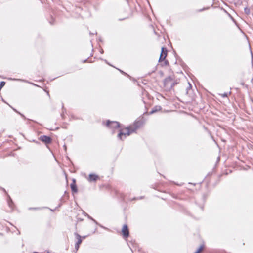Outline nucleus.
I'll return each mask as SVG.
<instances>
[{"mask_svg": "<svg viewBox=\"0 0 253 253\" xmlns=\"http://www.w3.org/2000/svg\"><path fill=\"white\" fill-rule=\"evenodd\" d=\"M139 124L140 123L139 122H134L133 125L129 126L126 129L123 130L122 131H121L118 134V137L120 139H122V136L124 135L125 137L129 136L131 133L134 132L139 127Z\"/></svg>", "mask_w": 253, "mask_h": 253, "instance_id": "f257e3e1", "label": "nucleus"}, {"mask_svg": "<svg viewBox=\"0 0 253 253\" xmlns=\"http://www.w3.org/2000/svg\"><path fill=\"white\" fill-rule=\"evenodd\" d=\"M106 126L111 128H118L120 126L119 123L116 121H108L106 123Z\"/></svg>", "mask_w": 253, "mask_h": 253, "instance_id": "f03ea898", "label": "nucleus"}, {"mask_svg": "<svg viewBox=\"0 0 253 253\" xmlns=\"http://www.w3.org/2000/svg\"><path fill=\"white\" fill-rule=\"evenodd\" d=\"M161 55H160V58H159V61H163L164 60L166 56H167V49H166L165 48H164V47H162V50H161Z\"/></svg>", "mask_w": 253, "mask_h": 253, "instance_id": "7ed1b4c3", "label": "nucleus"}, {"mask_svg": "<svg viewBox=\"0 0 253 253\" xmlns=\"http://www.w3.org/2000/svg\"><path fill=\"white\" fill-rule=\"evenodd\" d=\"M122 232L124 238H127L129 235V231L127 226L124 225L122 228Z\"/></svg>", "mask_w": 253, "mask_h": 253, "instance_id": "20e7f679", "label": "nucleus"}, {"mask_svg": "<svg viewBox=\"0 0 253 253\" xmlns=\"http://www.w3.org/2000/svg\"><path fill=\"white\" fill-rule=\"evenodd\" d=\"M40 140L42 141L45 143L46 144H49V143H51V138L49 137L45 136V135H43V136H41Z\"/></svg>", "mask_w": 253, "mask_h": 253, "instance_id": "39448f33", "label": "nucleus"}, {"mask_svg": "<svg viewBox=\"0 0 253 253\" xmlns=\"http://www.w3.org/2000/svg\"><path fill=\"white\" fill-rule=\"evenodd\" d=\"M98 176L94 174H90L88 178V180L90 182L95 181L98 179Z\"/></svg>", "mask_w": 253, "mask_h": 253, "instance_id": "423d86ee", "label": "nucleus"}, {"mask_svg": "<svg viewBox=\"0 0 253 253\" xmlns=\"http://www.w3.org/2000/svg\"><path fill=\"white\" fill-rule=\"evenodd\" d=\"M75 235L76 236V238L77 239V242H76V244H78V245H80L82 242V237L79 234H78L77 233H75Z\"/></svg>", "mask_w": 253, "mask_h": 253, "instance_id": "0eeeda50", "label": "nucleus"}, {"mask_svg": "<svg viewBox=\"0 0 253 253\" xmlns=\"http://www.w3.org/2000/svg\"><path fill=\"white\" fill-rule=\"evenodd\" d=\"M75 180H73V183L71 184V188L73 192H77V188L76 187V186L75 184Z\"/></svg>", "mask_w": 253, "mask_h": 253, "instance_id": "6e6552de", "label": "nucleus"}, {"mask_svg": "<svg viewBox=\"0 0 253 253\" xmlns=\"http://www.w3.org/2000/svg\"><path fill=\"white\" fill-rule=\"evenodd\" d=\"M204 249V245H201L197 251L194 253H201Z\"/></svg>", "mask_w": 253, "mask_h": 253, "instance_id": "1a4fd4ad", "label": "nucleus"}, {"mask_svg": "<svg viewBox=\"0 0 253 253\" xmlns=\"http://www.w3.org/2000/svg\"><path fill=\"white\" fill-rule=\"evenodd\" d=\"M161 109V107L160 106H156V109H153L151 111V113L152 114V113H154L155 112H156L157 110H159Z\"/></svg>", "mask_w": 253, "mask_h": 253, "instance_id": "9d476101", "label": "nucleus"}, {"mask_svg": "<svg viewBox=\"0 0 253 253\" xmlns=\"http://www.w3.org/2000/svg\"><path fill=\"white\" fill-rule=\"evenodd\" d=\"M5 83L3 81L0 82V90L1 89V88L5 85Z\"/></svg>", "mask_w": 253, "mask_h": 253, "instance_id": "9b49d317", "label": "nucleus"}, {"mask_svg": "<svg viewBox=\"0 0 253 253\" xmlns=\"http://www.w3.org/2000/svg\"><path fill=\"white\" fill-rule=\"evenodd\" d=\"M79 247H80V245H78V244H75V248L76 249V251H78L79 248Z\"/></svg>", "mask_w": 253, "mask_h": 253, "instance_id": "f8f14e48", "label": "nucleus"}, {"mask_svg": "<svg viewBox=\"0 0 253 253\" xmlns=\"http://www.w3.org/2000/svg\"><path fill=\"white\" fill-rule=\"evenodd\" d=\"M245 11L247 14H248L249 13V10L247 8H245Z\"/></svg>", "mask_w": 253, "mask_h": 253, "instance_id": "ddd939ff", "label": "nucleus"}, {"mask_svg": "<svg viewBox=\"0 0 253 253\" xmlns=\"http://www.w3.org/2000/svg\"><path fill=\"white\" fill-rule=\"evenodd\" d=\"M222 96L223 97H227L228 94L227 93H224V94L222 95Z\"/></svg>", "mask_w": 253, "mask_h": 253, "instance_id": "4468645a", "label": "nucleus"}, {"mask_svg": "<svg viewBox=\"0 0 253 253\" xmlns=\"http://www.w3.org/2000/svg\"><path fill=\"white\" fill-rule=\"evenodd\" d=\"M9 206L11 207L10 204L9 203Z\"/></svg>", "mask_w": 253, "mask_h": 253, "instance_id": "2eb2a0df", "label": "nucleus"}]
</instances>
